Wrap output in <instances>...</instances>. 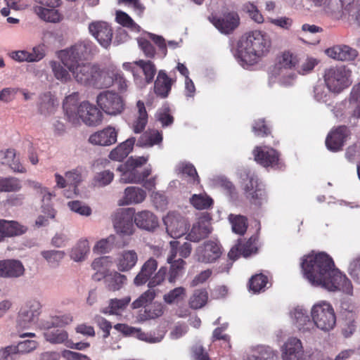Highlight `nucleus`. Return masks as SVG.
Segmentation results:
<instances>
[{"label": "nucleus", "mask_w": 360, "mask_h": 360, "mask_svg": "<svg viewBox=\"0 0 360 360\" xmlns=\"http://www.w3.org/2000/svg\"><path fill=\"white\" fill-rule=\"evenodd\" d=\"M301 266L304 277L313 285L329 291L341 290L352 294L351 281L335 267L333 259L326 253L307 255Z\"/></svg>", "instance_id": "f257e3e1"}, {"label": "nucleus", "mask_w": 360, "mask_h": 360, "mask_svg": "<svg viewBox=\"0 0 360 360\" xmlns=\"http://www.w3.org/2000/svg\"><path fill=\"white\" fill-rule=\"evenodd\" d=\"M94 48L90 41H80L70 49L60 51L59 58L77 83L101 88L103 71L96 64L84 62L93 55Z\"/></svg>", "instance_id": "f03ea898"}, {"label": "nucleus", "mask_w": 360, "mask_h": 360, "mask_svg": "<svg viewBox=\"0 0 360 360\" xmlns=\"http://www.w3.org/2000/svg\"><path fill=\"white\" fill-rule=\"evenodd\" d=\"M271 48V41L260 31L255 30L247 34L238 45L236 57L243 66H250L257 63L267 56Z\"/></svg>", "instance_id": "7ed1b4c3"}, {"label": "nucleus", "mask_w": 360, "mask_h": 360, "mask_svg": "<svg viewBox=\"0 0 360 360\" xmlns=\"http://www.w3.org/2000/svg\"><path fill=\"white\" fill-rule=\"evenodd\" d=\"M148 157H130L124 163L121 164L117 170L121 173L120 181L124 184H141L148 177L152 172L151 167L141 168L146 165Z\"/></svg>", "instance_id": "20e7f679"}, {"label": "nucleus", "mask_w": 360, "mask_h": 360, "mask_svg": "<svg viewBox=\"0 0 360 360\" xmlns=\"http://www.w3.org/2000/svg\"><path fill=\"white\" fill-rule=\"evenodd\" d=\"M122 67L132 73L134 83L140 88L151 84L157 73V68L151 60H139L133 63H124Z\"/></svg>", "instance_id": "39448f33"}, {"label": "nucleus", "mask_w": 360, "mask_h": 360, "mask_svg": "<svg viewBox=\"0 0 360 360\" xmlns=\"http://www.w3.org/2000/svg\"><path fill=\"white\" fill-rule=\"evenodd\" d=\"M311 316L317 328L329 332L336 325V315L333 306L325 301L315 304L311 309Z\"/></svg>", "instance_id": "423d86ee"}, {"label": "nucleus", "mask_w": 360, "mask_h": 360, "mask_svg": "<svg viewBox=\"0 0 360 360\" xmlns=\"http://www.w3.org/2000/svg\"><path fill=\"white\" fill-rule=\"evenodd\" d=\"M350 70L345 65L331 66L325 70L323 79L330 91L340 93L350 86Z\"/></svg>", "instance_id": "0eeeda50"}, {"label": "nucleus", "mask_w": 360, "mask_h": 360, "mask_svg": "<svg viewBox=\"0 0 360 360\" xmlns=\"http://www.w3.org/2000/svg\"><path fill=\"white\" fill-rule=\"evenodd\" d=\"M99 108L107 115L116 116L120 115L125 108V101L118 94L112 91L101 92L96 98Z\"/></svg>", "instance_id": "6e6552de"}, {"label": "nucleus", "mask_w": 360, "mask_h": 360, "mask_svg": "<svg viewBox=\"0 0 360 360\" xmlns=\"http://www.w3.org/2000/svg\"><path fill=\"white\" fill-rule=\"evenodd\" d=\"M255 160L264 167H271L283 170L285 164L280 158V153L275 149L267 146H256L253 150Z\"/></svg>", "instance_id": "1a4fd4ad"}, {"label": "nucleus", "mask_w": 360, "mask_h": 360, "mask_svg": "<svg viewBox=\"0 0 360 360\" xmlns=\"http://www.w3.org/2000/svg\"><path fill=\"white\" fill-rule=\"evenodd\" d=\"M77 120L75 121H69L72 124H77L79 120L87 126L96 127L101 124L103 120V113L96 108V105L91 104L89 101L82 102L76 112Z\"/></svg>", "instance_id": "9d476101"}, {"label": "nucleus", "mask_w": 360, "mask_h": 360, "mask_svg": "<svg viewBox=\"0 0 360 360\" xmlns=\"http://www.w3.org/2000/svg\"><path fill=\"white\" fill-rule=\"evenodd\" d=\"M179 244L177 240L169 242L170 250L167 258L169 269H167L166 278L170 283H174L183 275L186 265V261L182 258L176 259Z\"/></svg>", "instance_id": "9b49d317"}, {"label": "nucleus", "mask_w": 360, "mask_h": 360, "mask_svg": "<svg viewBox=\"0 0 360 360\" xmlns=\"http://www.w3.org/2000/svg\"><path fill=\"white\" fill-rule=\"evenodd\" d=\"M166 274L167 267H160L155 276L149 281L148 285L149 289L132 302L131 306L134 309H138L141 307H145L148 305V303H150L155 299L156 292L154 290V288L160 285L165 280Z\"/></svg>", "instance_id": "f8f14e48"}, {"label": "nucleus", "mask_w": 360, "mask_h": 360, "mask_svg": "<svg viewBox=\"0 0 360 360\" xmlns=\"http://www.w3.org/2000/svg\"><path fill=\"white\" fill-rule=\"evenodd\" d=\"M40 304L37 301L33 300L26 303L19 311L17 319V328L25 329L37 323L38 316L40 314Z\"/></svg>", "instance_id": "ddd939ff"}, {"label": "nucleus", "mask_w": 360, "mask_h": 360, "mask_svg": "<svg viewBox=\"0 0 360 360\" xmlns=\"http://www.w3.org/2000/svg\"><path fill=\"white\" fill-rule=\"evenodd\" d=\"M349 129L345 125L333 127L326 138V146L331 152L342 150L347 139L350 135Z\"/></svg>", "instance_id": "4468645a"}, {"label": "nucleus", "mask_w": 360, "mask_h": 360, "mask_svg": "<svg viewBox=\"0 0 360 360\" xmlns=\"http://www.w3.org/2000/svg\"><path fill=\"white\" fill-rule=\"evenodd\" d=\"M166 230L168 234L174 238H178L185 235L188 229L187 221L179 214L169 213L164 219Z\"/></svg>", "instance_id": "2eb2a0df"}, {"label": "nucleus", "mask_w": 360, "mask_h": 360, "mask_svg": "<svg viewBox=\"0 0 360 360\" xmlns=\"http://www.w3.org/2000/svg\"><path fill=\"white\" fill-rule=\"evenodd\" d=\"M220 244L214 240H207L196 249V256L198 262L203 263H212L218 259L222 250Z\"/></svg>", "instance_id": "dca6fc26"}, {"label": "nucleus", "mask_w": 360, "mask_h": 360, "mask_svg": "<svg viewBox=\"0 0 360 360\" xmlns=\"http://www.w3.org/2000/svg\"><path fill=\"white\" fill-rule=\"evenodd\" d=\"M133 219V214L129 210L118 213L113 221L116 233L122 236L133 235L135 231Z\"/></svg>", "instance_id": "f3484780"}, {"label": "nucleus", "mask_w": 360, "mask_h": 360, "mask_svg": "<svg viewBox=\"0 0 360 360\" xmlns=\"http://www.w3.org/2000/svg\"><path fill=\"white\" fill-rule=\"evenodd\" d=\"M90 33L103 47H108L112 41V30L105 22H94L89 25Z\"/></svg>", "instance_id": "a211bd4d"}, {"label": "nucleus", "mask_w": 360, "mask_h": 360, "mask_svg": "<svg viewBox=\"0 0 360 360\" xmlns=\"http://www.w3.org/2000/svg\"><path fill=\"white\" fill-rule=\"evenodd\" d=\"M117 134L115 127L108 126L92 134L89 138V142L95 146H111L117 142Z\"/></svg>", "instance_id": "6ab92c4d"}, {"label": "nucleus", "mask_w": 360, "mask_h": 360, "mask_svg": "<svg viewBox=\"0 0 360 360\" xmlns=\"http://www.w3.org/2000/svg\"><path fill=\"white\" fill-rule=\"evenodd\" d=\"M212 22L221 32L229 34L238 26L240 18L237 13L229 12L222 17L213 18Z\"/></svg>", "instance_id": "aec40b11"}, {"label": "nucleus", "mask_w": 360, "mask_h": 360, "mask_svg": "<svg viewBox=\"0 0 360 360\" xmlns=\"http://www.w3.org/2000/svg\"><path fill=\"white\" fill-rule=\"evenodd\" d=\"M326 53L329 57L342 61L354 60L358 56L356 49L344 44L333 46L326 49Z\"/></svg>", "instance_id": "412c9836"}, {"label": "nucleus", "mask_w": 360, "mask_h": 360, "mask_svg": "<svg viewBox=\"0 0 360 360\" xmlns=\"http://www.w3.org/2000/svg\"><path fill=\"white\" fill-rule=\"evenodd\" d=\"M138 259V254L134 250H124L117 255L116 266L119 271H129L136 266Z\"/></svg>", "instance_id": "4be33fe9"}, {"label": "nucleus", "mask_w": 360, "mask_h": 360, "mask_svg": "<svg viewBox=\"0 0 360 360\" xmlns=\"http://www.w3.org/2000/svg\"><path fill=\"white\" fill-rule=\"evenodd\" d=\"M25 271L22 262L15 259L0 260V276L4 278H18Z\"/></svg>", "instance_id": "5701e85b"}, {"label": "nucleus", "mask_w": 360, "mask_h": 360, "mask_svg": "<svg viewBox=\"0 0 360 360\" xmlns=\"http://www.w3.org/2000/svg\"><path fill=\"white\" fill-rule=\"evenodd\" d=\"M303 353L300 340L297 338H290L283 346L282 356L283 360H302Z\"/></svg>", "instance_id": "b1692460"}, {"label": "nucleus", "mask_w": 360, "mask_h": 360, "mask_svg": "<svg viewBox=\"0 0 360 360\" xmlns=\"http://www.w3.org/2000/svg\"><path fill=\"white\" fill-rule=\"evenodd\" d=\"M175 80L169 77L165 70H160L156 79L154 82V92L155 94L162 98H167L172 89V86Z\"/></svg>", "instance_id": "393cba45"}, {"label": "nucleus", "mask_w": 360, "mask_h": 360, "mask_svg": "<svg viewBox=\"0 0 360 360\" xmlns=\"http://www.w3.org/2000/svg\"><path fill=\"white\" fill-rule=\"evenodd\" d=\"M137 227L147 231H153L158 226V219L151 212L143 210L133 214Z\"/></svg>", "instance_id": "a878e982"}, {"label": "nucleus", "mask_w": 360, "mask_h": 360, "mask_svg": "<svg viewBox=\"0 0 360 360\" xmlns=\"http://www.w3.org/2000/svg\"><path fill=\"white\" fill-rule=\"evenodd\" d=\"M0 162L3 165H8L15 172H26V169L20 163L19 159L16 158V150L14 148L0 150Z\"/></svg>", "instance_id": "bb28decb"}, {"label": "nucleus", "mask_w": 360, "mask_h": 360, "mask_svg": "<svg viewBox=\"0 0 360 360\" xmlns=\"http://www.w3.org/2000/svg\"><path fill=\"white\" fill-rule=\"evenodd\" d=\"M135 142V137L127 139L110 151L109 158L114 161H122L132 151Z\"/></svg>", "instance_id": "cd10ccee"}, {"label": "nucleus", "mask_w": 360, "mask_h": 360, "mask_svg": "<svg viewBox=\"0 0 360 360\" xmlns=\"http://www.w3.org/2000/svg\"><path fill=\"white\" fill-rule=\"evenodd\" d=\"M158 266V262L154 258L148 259L141 266L139 273L136 275L134 280L136 285H142L149 281L152 274L157 269Z\"/></svg>", "instance_id": "c85d7f7f"}, {"label": "nucleus", "mask_w": 360, "mask_h": 360, "mask_svg": "<svg viewBox=\"0 0 360 360\" xmlns=\"http://www.w3.org/2000/svg\"><path fill=\"white\" fill-rule=\"evenodd\" d=\"M1 221L4 239L21 236L27 231L25 226L17 221L6 219H1Z\"/></svg>", "instance_id": "c756f323"}, {"label": "nucleus", "mask_w": 360, "mask_h": 360, "mask_svg": "<svg viewBox=\"0 0 360 360\" xmlns=\"http://www.w3.org/2000/svg\"><path fill=\"white\" fill-rule=\"evenodd\" d=\"M138 109L137 115L131 124V129L135 134L143 132L148 123V112L145 104L142 101H138L136 103Z\"/></svg>", "instance_id": "7c9ffc66"}, {"label": "nucleus", "mask_w": 360, "mask_h": 360, "mask_svg": "<svg viewBox=\"0 0 360 360\" xmlns=\"http://www.w3.org/2000/svg\"><path fill=\"white\" fill-rule=\"evenodd\" d=\"M211 233L210 224L205 221H200L194 224L188 233L186 238L192 242H199L207 238Z\"/></svg>", "instance_id": "2f4dec72"}, {"label": "nucleus", "mask_w": 360, "mask_h": 360, "mask_svg": "<svg viewBox=\"0 0 360 360\" xmlns=\"http://www.w3.org/2000/svg\"><path fill=\"white\" fill-rule=\"evenodd\" d=\"M108 79L101 82L102 87H108L112 84L117 86L120 92L126 91L127 89V81L124 74L120 70H112L108 72Z\"/></svg>", "instance_id": "473e14b6"}, {"label": "nucleus", "mask_w": 360, "mask_h": 360, "mask_svg": "<svg viewBox=\"0 0 360 360\" xmlns=\"http://www.w3.org/2000/svg\"><path fill=\"white\" fill-rule=\"evenodd\" d=\"M162 141V134L156 129L144 131L138 139L136 145L139 147H152L159 145Z\"/></svg>", "instance_id": "72a5a7b5"}, {"label": "nucleus", "mask_w": 360, "mask_h": 360, "mask_svg": "<svg viewBox=\"0 0 360 360\" xmlns=\"http://www.w3.org/2000/svg\"><path fill=\"white\" fill-rule=\"evenodd\" d=\"M79 100V93L74 92L73 94L65 97L63 101V109L65 111V115L68 121H75L77 120V108Z\"/></svg>", "instance_id": "f704fd0d"}, {"label": "nucleus", "mask_w": 360, "mask_h": 360, "mask_svg": "<svg viewBox=\"0 0 360 360\" xmlns=\"http://www.w3.org/2000/svg\"><path fill=\"white\" fill-rule=\"evenodd\" d=\"M67 179V183L71 191H66L65 195L68 198H72L74 195L78 194L77 186L82 181V174L78 169H73L72 171L67 172L65 174Z\"/></svg>", "instance_id": "c9c22d12"}, {"label": "nucleus", "mask_w": 360, "mask_h": 360, "mask_svg": "<svg viewBox=\"0 0 360 360\" xmlns=\"http://www.w3.org/2000/svg\"><path fill=\"white\" fill-rule=\"evenodd\" d=\"M34 11L41 20L46 22H58L63 18L61 13L56 8L35 6Z\"/></svg>", "instance_id": "e433bc0d"}, {"label": "nucleus", "mask_w": 360, "mask_h": 360, "mask_svg": "<svg viewBox=\"0 0 360 360\" xmlns=\"http://www.w3.org/2000/svg\"><path fill=\"white\" fill-rule=\"evenodd\" d=\"M127 281L126 276L117 271L112 272L105 277V283L110 291H116L121 289Z\"/></svg>", "instance_id": "4c0bfd02"}, {"label": "nucleus", "mask_w": 360, "mask_h": 360, "mask_svg": "<svg viewBox=\"0 0 360 360\" xmlns=\"http://www.w3.org/2000/svg\"><path fill=\"white\" fill-rule=\"evenodd\" d=\"M54 77L61 83L65 84L71 81L70 71L63 63L51 60L49 63Z\"/></svg>", "instance_id": "58836bf2"}, {"label": "nucleus", "mask_w": 360, "mask_h": 360, "mask_svg": "<svg viewBox=\"0 0 360 360\" xmlns=\"http://www.w3.org/2000/svg\"><path fill=\"white\" fill-rule=\"evenodd\" d=\"M89 250L88 240L86 238H82L72 248L70 252V257L75 262L83 261L89 252Z\"/></svg>", "instance_id": "ea45409f"}, {"label": "nucleus", "mask_w": 360, "mask_h": 360, "mask_svg": "<svg viewBox=\"0 0 360 360\" xmlns=\"http://www.w3.org/2000/svg\"><path fill=\"white\" fill-rule=\"evenodd\" d=\"M146 197V193L142 188L129 186L124 190V200L126 204L140 203Z\"/></svg>", "instance_id": "a19ab883"}, {"label": "nucleus", "mask_w": 360, "mask_h": 360, "mask_svg": "<svg viewBox=\"0 0 360 360\" xmlns=\"http://www.w3.org/2000/svg\"><path fill=\"white\" fill-rule=\"evenodd\" d=\"M269 283V278L262 273L252 276L248 282L249 290L254 293L264 292Z\"/></svg>", "instance_id": "79ce46f5"}, {"label": "nucleus", "mask_w": 360, "mask_h": 360, "mask_svg": "<svg viewBox=\"0 0 360 360\" xmlns=\"http://www.w3.org/2000/svg\"><path fill=\"white\" fill-rule=\"evenodd\" d=\"M131 298L125 297L122 299H111L109 306L101 310L105 314H118L120 311L124 310L129 304Z\"/></svg>", "instance_id": "37998d69"}, {"label": "nucleus", "mask_w": 360, "mask_h": 360, "mask_svg": "<svg viewBox=\"0 0 360 360\" xmlns=\"http://www.w3.org/2000/svg\"><path fill=\"white\" fill-rule=\"evenodd\" d=\"M228 218L231 224L233 231L239 235H244L248 226L247 217L240 214H230Z\"/></svg>", "instance_id": "c03bdc74"}, {"label": "nucleus", "mask_w": 360, "mask_h": 360, "mask_svg": "<svg viewBox=\"0 0 360 360\" xmlns=\"http://www.w3.org/2000/svg\"><path fill=\"white\" fill-rule=\"evenodd\" d=\"M116 236L110 235L105 238L98 240L93 248V251L97 254H105L110 252L115 246Z\"/></svg>", "instance_id": "a18cd8bd"}, {"label": "nucleus", "mask_w": 360, "mask_h": 360, "mask_svg": "<svg viewBox=\"0 0 360 360\" xmlns=\"http://www.w3.org/2000/svg\"><path fill=\"white\" fill-rule=\"evenodd\" d=\"M179 173L182 174L190 179L193 184H199L200 179L194 165L190 162H180L177 166Z\"/></svg>", "instance_id": "49530a36"}, {"label": "nucleus", "mask_w": 360, "mask_h": 360, "mask_svg": "<svg viewBox=\"0 0 360 360\" xmlns=\"http://www.w3.org/2000/svg\"><path fill=\"white\" fill-rule=\"evenodd\" d=\"M258 241L259 237L257 235L252 236L246 241L239 240L238 243L242 250V256L247 257L253 253H256L257 252Z\"/></svg>", "instance_id": "de8ad7c7"}, {"label": "nucleus", "mask_w": 360, "mask_h": 360, "mask_svg": "<svg viewBox=\"0 0 360 360\" xmlns=\"http://www.w3.org/2000/svg\"><path fill=\"white\" fill-rule=\"evenodd\" d=\"M116 21L120 25L129 29L131 31L139 32L141 27L125 12L117 11L116 12Z\"/></svg>", "instance_id": "09e8293b"}, {"label": "nucleus", "mask_w": 360, "mask_h": 360, "mask_svg": "<svg viewBox=\"0 0 360 360\" xmlns=\"http://www.w3.org/2000/svg\"><path fill=\"white\" fill-rule=\"evenodd\" d=\"M44 336L46 341L53 344L64 343L68 338V333L65 330L60 329H47V330L44 333Z\"/></svg>", "instance_id": "8fccbe9b"}, {"label": "nucleus", "mask_w": 360, "mask_h": 360, "mask_svg": "<svg viewBox=\"0 0 360 360\" xmlns=\"http://www.w3.org/2000/svg\"><path fill=\"white\" fill-rule=\"evenodd\" d=\"M191 205L197 210H207L213 205V200L207 194H194L190 198Z\"/></svg>", "instance_id": "3c124183"}, {"label": "nucleus", "mask_w": 360, "mask_h": 360, "mask_svg": "<svg viewBox=\"0 0 360 360\" xmlns=\"http://www.w3.org/2000/svg\"><path fill=\"white\" fill-rule=\"evenodd\" d=\"M22 188L20 179L15 177H0V192H16Z\"/></svg>", "instance_id": "603ef678"}, {"label": "nucleus", "mask_w": 360, "mask_h": 360, "mask_svg": "<svg viewBox=\"0 0 360 360\" xmlns=\"http://www.w3.org/2000/svg\"><path fill=\"white\" fill-rule=\"evenodd\" d=\"M65 252L60 250H44L41 255L52 267H56L65 257Z\"/></svg>", "instance_id": "864d4df0"}, {"label": "nucleus", "mask_w": 360, "mask_h": 360, "mask_svg": "<svg viewBox=\"0 0 360 360\" xmlns=\"http://www.w3.org/2000/svg\"><path fill=\"white\" fill-rule=\"evenodd\" d=\"M207 299L208 293L206 290H196L190 298L189 305L192 309H200L207 303Z\"/></svg>", "instance_id": "5fc2aeb1"}, {"label": "nucleus", "mask_w": 360, "mask_h": 360, "mask_svg": "<svg viewBox=\"0 0 360 360\" xmlns=\"http://www.w3.org/2000/svg\"><path fill=\"white\" fill-rule=\"evenodd\" d=\"M40 99L39 110L41 113L46 115L54 110L56 101L50 92L44 93Z\"/></svg>", "instance_id": "6e6d98bb"}, {"label": "nucleus", "mask_w": 360, "mask_h": 360, "mask_svg": "<svg viewBox=\"0 0 360 360\" xmlns=\"http://www.w3.org/2000/svg\"><path fill=\"white\" fill-rule=\"evenodd\" d=\"M114 179V174L110 170H104L95 174L93 184L95 186L103 187L110 184Z\"/></svg>", "instance_id": "4d7b16f0"}, {"label": "nucleus", "mask_w": 360, "mask_h": 360, "mask_svg": "<svg viewBox=\"0 0 360 360\" xmlns=\"http://www.w3.org/2000/svg\"><path fill=\"white\" fill-rule=\"evenodd\" d=\"M240 177L244 181L245 196L258 187L257 179L250 172L244 171L240 174Z\"/></svg>", "instance_id": "13d9d810"}, {"label": "nucleus", "mask_w": 360, "mask_h": 360, "mask_svg": "<svg viewBox=\"0 0 360 360\" xmlns=\"http://www.w3.org/2000/svg\"><path fill=\"white\" fill-rule=\"evenodd\" d=\"M296 326L302 332L309 331L314 326L313 320L311 321L309 316L302 311H297L295 314Z\"/></svg>", "instance_id": "bf43d9fd"}, {"label": "nucleus", "mask_w": 360, "mask_h": 360, "mask_svg": "<svg viewBox=\"0 0 360 360\" xmlns=\"http://www.w3.org/2000/svg\"><path fill=\"white\" fill-rule=\"evenodd\" d=\"M186 295V289L184 287H177L170 290L163 297L164 301L169 304L179 302Z\"/></svg>", "instance_id": "052dcab7"}, {"label": "nucleus", "mask_w": 360, "mask_h": 360, "mask_svg": "<svg viewBox=\"0 0 360 360\" xmlns=\"http://www.w3.org/2000/svg\"><path fill=\"white\" fill-rule=\"evenodd\" d=\"M252 131L257 136L264 137L271 134V128L264 119H258L252 125Z\"/></svg>", "instance_id": "680f3d73"}, {"label": "nucleus", "mask_w": 360, "mask_h": 360, "mask_svg": "<svg viewBox=\"0 0 360 360\" xmlns=\"http://www.w3.org/2000/svg\"><path fill=\"white\" fill-rule=\"evenodd\" d=\"M72 321V316L70 314H65L62 316H56L51 318V322H47L44 325L46 329L51 328L63 327L65 325L70 323Z\"/></svg>", "instance_id": "e2e57ef3"}, {"label": "nucleus", "mask_w": 360, "mask_h": 360, "mask_svg": "<svg viewBox=\"0 0 360 360\" xmlns=\"http://www.w3.org/2000/svg\"><path fill=\"white\" fill-rule=\"evenodd\" d=\"M42 196V212L47 214V217L49 218H54L55 217V210L52 207L51 204V200L52 197V194L49 192L46 188L45 191H43Z\"/></svg>", "instance_id": "0e129e2a"}, {"label": "nucleus", "mask_w": 360, "mask_h": 360, "mask_svg": "<svg viewBox=\"0 0 360 360\" xmlns=\"http://www.w3.org/2000/svg\"><path fill=\"white\" fill-rule=\"evenodd\" d=\"M137 41L139 48L147 58H153L155 57V49L148 39L141 37L137 39Z\"/></svg>", "instance_id": "69168bd1"}, {"label": "nucleus", "mask_w": 360, "mask_h": 360, "mask_svg": "<svg viewBox=\"0 0 360 360\" xmlns=\"http://www.w3.org/2000/svg\"><path fill=\"white\" fill-rule=\"evenodd\" d=\"M145 317L146 319H155L163 314V306L160 303L155 302L145 307Z\"/></svg>", "instance_id": "338daca9"}, {"label": "nucleus", "mask_w": 360, "mask_h": 360, "mask_svg": "<svg viewBox=\"0 0 360 360\" xmlns=\"http://www.w3.org/2000/svg\"><path fill=\"white\" fill-rule=\"evenodd\" d=\"M350 102L356 103L354 110L353 115L356 117H360V82L354 85L350 94Z\"/></svg>", "instance_id": "774afa93"}]
</instances>
